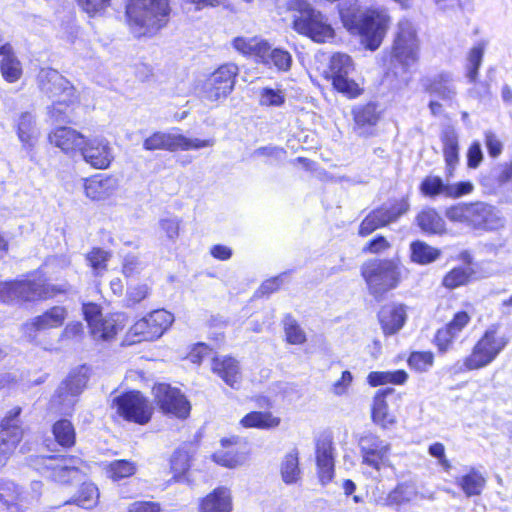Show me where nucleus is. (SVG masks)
<instances>
[{
  "label": "nucleus",
  "mask_w": 512,
  "mask_h": 512,
  "mask_svg": "<svg viewBox=\"0 0 512 512\" xmlns=\"http://www.w3.org/2000/svg\"><path fill=\"white\" fill-rule=\"evenodd\" d=\"M169 0H128L127 24L137 36H152L163 29L170 17Z\"/></svg>",
  "instance_id": "f257e3e1"
},
{
  "label": "nucleus",
  "mask_w": 512,
  "mask_h": 512,
  "mask_svg": "<svg viewBox=\"0 0 512 512\" xmlns=\"http://www.w3.org/2000/svg\"><path fill=\"white\" fill-rule=\"evenodd\" d=\"M421 41L416 27L407 19L398 23L390 51V66L386 76L398 78L409 74L420 60Z\"/></svg>",
  "instance_id": "f03ea898"
},
{
  "label": "nucleus",
  "mask_w": 512,
  "mask_h": 512,
  "mask_svg": "<svg viewBox=\"0 0 512 512\" xmlns=\"http://www.w3.org/2000/svg\"><path fill=\"white\" fill-rule=\"evenodd\" d=\"M286 8L291 14V27L298 34L318 43L334 38V29L327 17L316 10L308 0H289Z\"/></svg>",
  "instance_id": "7ed1b4c3"
},
{
  "label": "nucleus",
  "mask_w": 512,
  "mask_h": 512,
  "mask_svg": "<svg viewBox=\"0 0 512 512\" xmlns=\"http://www.w3.org/2000/svg\"><path fill=\"white\" fill-rule=\"evenodd\" d=\"M37 79L40 90L52 99L48 107L49 116L55 121L64 120L69 107L79 100L76 89L54 69H42Z\"/></svg>",
  "instance_id": "20e7f679"
},
{
  "label": "nucleus",
  "mask_w": 512,
  "mask_h": 512,
  "mask_svg": "<svg viewBox=\"0 0 512 512\" xmlns=\"http://www.w3.org/2000/svg\"><path fill=\"white\" fill-rule=\"evenodd\" d=\"M340 16L344 27L352 34L360 35L370 50L377 49L383 39L384 16L376 10H362L356 5L342 7Z\"/></svg>",
  "instance_id": "39448f33"
},
{
  "label": "nucleus",
  "mask_w": 512,
  "mask_h": 512,
  "mask_svg": "<svg viewBox=\"0 0 512 512\" xmlns=\"http://www.w3.org/2000/svg\"><path fill=\"white\" fill-rule=\"evenodd\" d=\"M509 337L500 331V324L488 326L463 359L466 371L480 370L491 364L509 344Z\"/></svg>",
  "instance_id": "423d86ee"
},
{
  "label": "nucleus",
  "mask_w": 512,
  "mask_h": 512,
  "mask_svg": "<svg viewBox=\"0 0 512 512\" xmlns=\"http://www.w3.org/2000/svg\"><path fill=\"white\" fill-rule=\"evenodd\" d=\"M447 217L475 230H490L495 222L492 206L483 202L453 205L448 208Z\"/></svg>",
  "instance_id": "0eeeda50"
},
{
  "label": "nucleus",
  "mask_w": 512,
  "mask_h": 512,
  "mask_svg": "<svg viewBox=\"0 0 512 512\" xmlns=\"http://www.w3.org/2000/svg\"><path fill=\"white\" fill-rule=\"evenodd\" d=\"M214 145L213 139L188 138L178 133L155 132L147 137L143 142V147L147 151L168 150H197Z\"/></svg>",
  "instance_id": "6e6552de"
},
{
  "label": "nucleus",
  "mask_w": 512,
  "mask_h": 512,
  "mask_svg": "<svg viewBox=\"0 0 512 512\" xmlns=\"http://www.w3.org/2000/svg\"><path fill=\"white\" fill-rule=\"evenodd\" d=\"M88 380V368L81 366L70 373L51 399V407L58 412L68 413L72 410L76 397L83 391Z\"/></svg>",
  "instance_id": "1a4fd4ad"
},
{
  "label": "nucleus",
  "mask_w": 512,
  "mask_h": 512,
  "mask_svg": "<svg viewBox=\"0 0 512 512\" xmlns=\"http://www.w3.org/2000/svg\"><path fill=\"white\" fill-rule=\"evenodd\" d=\"M112 407L118 415L127 421L143 425L150 421L153 408L149 401L138 391L128 392L115 397Z\"/></svg>",
  "instance_id": "9d476101"
},
{
  "label": "nucleus",
  "mask_w": 512,
  "mask_h": 512,
  "mask_svg": "<svg viewBox=\"0 0 512 512\" xmlns=\"http://www.w3.org/2000/svg\"><path fill=\"white\" fill-rule=\"evenodd\" d=\"M472 321L471 314L463 309L457 310L444 325L439 327L432 338L438 354L443 355L452 350L461 333L468 328Z\"/></svg>",
  "instance_id": "9b49d317"
},
{
  "label": "nucleus",
  "mask_w": 512,
  "mask_h": 512,
  "mask_svg": "<svg viewBox=\"0 0 512 512\" xmlns=\"http://www.w3.org/2000/svg\"><path fill=\"white\" fill-rule=\"evenodd\" d=\"M353 71L354 65L349 55L336 53L331 57L327 78L332 81L337 91L351 98L358 96L361 92L359 85L350 78Z\"/></svg>",
  "instance_id": "f8f14e48"
},
{
  "label": "nucleus",
  "mask_w": 512,
  "mask_h": 512,
  "mask_svg": "<svg viewBox=\"0 0 512 512\" xmlns=\"http://www.w3.org/2000/svg\"><path fill=\"white\" fill-rule=\"evenodd\" d=\"M457 260L462 265H456L446 271L441 278V287L448 292L466 287L478 279L474 256L469 250H462L458 253Z\"/></svg>",
  "instance_id": "ddd939ff"
},
{
  "label": "nucleus",
  "mask_w": 512,
  "mask_h": 512,
  "mask_svg": "<svg viewBox=\"0 0 512 512\" xmlns=\"http://www.w3.org/2000/svg\"><path fill=\"white\" fill-rule=\"evenodd\" d=\"M174 321L173 315L159 309L138 320L130 328L129 333L136 337V341H153L163 335Z\"/></svg>",
  "instance_id": "4468645a"
},
{
  "label": "nucleus",
  "mask_w": 512,
  "mask_h": 512,
  "mask_svg": "<svg viewBox=\"0 0 512 512\" xmlns=\"http://www.w3.org/2000/svg\"><path fill=\"white\" fill-rule=\"evenodd\" d=\"M153 396L160 410L167 415L185 419L190 414L191 405L185 395L169 384L160 383L153 387Z\"/></svg>",
  "instance_id": "2eb2a0df"
},
{
  "label": "nucleus",
  "mask_w": 512,
  "mask_h": 512,
  "mask_svg": "<svg viewBox=\"0 0 512 512\" xmlns=\"http://www.w3.org/2000/svg\"><path fill=\"white\" fill-rule=\"evenodd\" d=\"M238 68L234 64H225L215 70L203 84V95L209 101L226 98L233 90Z\"/></svg>",
  "instance_id": "dca6fc26"
},
{
  "label": "nucleus",
  "mask_w": 512,
  "mask_h": 512,
  "mask_svg": "<svg viewBox=\"0 0 512 512\" xmlns=\"http://www.w3.org/2000/svg\"><path fill=\"white\" fill-rule=\"evenodd\" d=\"M13 301H36L48 299L56 296L58 293L65 292V288H58L45 282L40 276L34 275L21 281L11 282Z\"/></svg>",
  "instance_id": "f3484780"
},
{
  "label": "nucleus",
  "mask_w": 512,
  "mask_h": 512,
  "mask_svg": "<svg viewBox=\"0 0 512 512\" xmlns=\"http://www.w3.org/2000/svg\"><path fill=\"white\" fill-rule=\"evenodd\" d=\"M20 412L21 409L15 407L2 420V429L0 431V465H3L10 455L13 454L22 439L23 431L19 426L18 419Z\"/></svg>",
  "instance_id": "a211bd4d"
},
{
  "label": "nucleus",
  "mask_w": 512,
  "mask_h": 512,
  "mask_svg": "<svg viewBox=\"0 0 512 512\" xmlns=\"http://www.w3.org/2000/svg\"><path fill=\"white\" fill-rule=\"evenodd\" d=\"M79 156L86 164L95 169L108 168L114 159L109 140L101 136L86 137Z\"/></svg>",
  "instance_id": "6ab92c4d"
},
{
  "label": "nucleus",
  "mask_w": 512,
  "mask_h": 512,
  "mask_svg": "<svg viewBox=\"0 0 512 512\" xmlns=\"http://www.w3.org/2000/svg\"><path fill=\"white\" fill-rule=\"evenodd\" d=\"M86 136L74 128L61 126L52 130L48 135V141L59 148L68 156L74 157L80 154Z\"/></svg>",
  "instance_id": "aec40b11"
},
{
  "label": "nucleus",
  "mask_w": 512,
  "mask_h": 512,
  "mask_svg": "<svg viewBox=\"0 0 512 512\" xmlns=\"http://www.w3.org/2000/svg\"><path fill=\"white\" fill-rule=\"evenodd\" d=\"M68 316L63 306H54L41 315L32 318L23 325V331L31 336L32 332L61 327Z\"/></svg>",
  "instance_id": "412c9836"
},
{
  "label": "nucleus",
  "mask_w": 512,
  "mask_h": 512,
  "mask_svg": "<svg viewBox=\"0 0 512 512\" xmlns=\"http://www.w3.org/2000/svg\"><path fill=\"white\" fill-rule=\"evenodd\" d=\"M442 154L445 162V177L451 179L455 176L460 163L459 138L454 129H446L441 133Z\"/></svg>",
  "instance_id": "4be33fe9"
},
{
  "label": "nucleus",
  "mask_w": 512,
  "mask_h": 512,
  "mask_svg": "<svg viewBox=\"0 0 512 512\" xmlns=\"http://www.w3.org/2000/svg\"><path fill=\"white\" fill-rule=\"evenodd\" d=\"M233 497L228 487L219 486L199 501V512H232Z\"/></svg>",
  "instance_id": "5701e85b"
},
{
  "label": "nucleus",
  "mask_w": 512,
  "mask_h": 512,
  "mask_svg": "<svg viewBox=\"0 0 512 512\" xmlns=\"http://www.w3.org/2000/svg\"><path fill=\"white\" fill-rule=\"evenodd\" d=\"M362 276L369 293L381 300L384 292V263L380 259L369 260L362 267Z\"/></svg>",
  "instance_id": "b1692460"
},
{
  "label": "nucleus",
  "mask_w": 512,
  "mask_h": 512,
  "mask_svg": "<svg viewBox=\"0 0 512 512\" xmlns=\"http://www.w3.org/2000/svg\"><path fill=\"white\" fill-rule=\"evenodd\" d=\"M211 368L231 388H239L242 374L236 359L228 356L215 357L212 360Z\"/></svg>",
  "instance_id": "393cba45"
},
{
  "label": "nucleus",
  "mask_w": 512,
  "mask_h": 512,
  "mask_svg": "<svg viewBox=\"0 0 512 512\" xmlns=\"http://www.w3.org/2000/svg\"><path fill=\"white\" fill-rule=\"evenodd\" d=\"M238 442V437L223 438L221 440L222 449L213 454V461L227 468H236L245 464L248 459V454L246 452L229 449L230 447L237 445Z\"/></svg>",
  "instance_id": "a878e982"
},
{
  "label": "nucleus",
  "mask_w": 512,
  "mask_h": 512,
  "mask_svg": "<svg viewBox=\"0 0 512 512\" xmlns=\"http://www.w3.org/2000/svg\"><path fill=\"white\" fill-rule=\"evenodd\" d=\"M333 444L329 439L319 440L316 444V462L322 484L330 482L334 475Z\"/></svg>",
  "instance_id": "bb28decb"
},
{
  "label": "nucleus",
  "mask_w": 512,
  "mask_h": 512,
  "mask_svg": "<svg viewBox=\"0 0 512 512\" xmlns=\"http://www.w3.org/2000/svg\"><path fill=\"white\" fill-rule=\"evenodd\" d=\"M126 325V317L123 314L116 313L101 318L90 327L91 334L95 339L111 340L118 332L122 331Z\"/></svg>",
  "instance_id": "cd10ccee"
},
{
  "label": "nucleus",
  "mask_w": 512,
  "mask_h": 512,
  "mask_svg": "<svg viewBox=\"0 0 512 512\" xmlns=\"http://www.w3.org/2000/svg\"><path fill=\"white\" fill-rule=\"evenodd\" d=\"M486 483V476L475 467H470L464 474L455 479V484L468 498L480 496L486 487Z\"/></svg>",
  "instance_id": "c85d7f7f"
},
{
  "label": "nucleus",
  "mask_w": 512,
  "mask_h": 512,
  "mask_svg": "<svg viewBox=\"0 0 512 512\" xmlns=\"http://www.w3.org/2000/svg\"><path fill=\"white\" fill-rule=\"evenodd\" d=\"M49 460L51 461L49 467L53 471V477L60 482L67 481L68 478H66V476H70L77 472L87 474L90 470V467L87 464L73 456L63 457L61 459L50 458Z\"/></svg>",
  "instance_id": "c756f323"
},
{
  "label": "nucleus",
  "mask_w": 512,
  "mask_h": 512,
  "mask_svg": "<svg viewBox=\"0 0 512 512\" xmlns=\"http://www.w3.org/2000/svg\"><path fill=\"white\" fill-rule=\"evenodd\" d=\"M16 131L23 148L32 150L40 135L35 117L29 112L22 113L17 120Z\"/></svg>",
  "instance_id": "7c9ffc66"
},
{
  "label": "nucleus",
  "mask_w": 512,
  "mask_h": 512,
  "mask_svg": "<svg viewBox=\"0 0 512 512\" xmlns=\"http://www.w3.org/2000/svg\"><path fill=\"white\" fill-rule=\"evenodd\" d=\"M264 51L259 59V64L269 68L274 67L279 72H288L291 69L293 59L289 51L272 47L268 41Z\"/></svg>",
  "instance_id": "2f4dec72"
},
{
  "label": "nucleus",
  "mask_w": 512,
  "mask_h": 512,
  "mask_svg": "<svg viewBox=\"0 0 512 512\" xmlns=\"http://www.w3.org/2000/svg\"><path fill=\"white\" fill-rule=\"evenodd\" d=\"M363 463L372 467L376 472L380 471L383 463L384 446L380 439L367 436L360 441Z\"/></svg>",
  "instance_id": "473e14b6"
},
{
  "label": "nucleus",
  "mask_w": 512,
  "mask_h": 512,
  "mask_svg": "<svg viewBox=\"0 0 512 512\" xmlns=\"http://www.w3.org/2000/svg\"><path fill=\"white\" fill-rule=\"evenodd\" d=\"M114 180L110 177H92L85 180L84 191L92 200H104L114 191Z\"/></svg>",
  "instance_id": "72a5a7b5"
},
{
  "label": "nucleus",
  "mask_w": 512,
  "mask_h": 512,
  "mask_svg": "<svg viewBox=\"0 0 512 512\" xmlns=\"http://www.w3.org/2000/svg\"><path fill=\"white\" fill-rule=\"evenodd\" d=\"M451 77L447 73H440L433 78L425 81L423 89L430 95L438 96L443 100H450L455 94V91L450 85Z\"/></svg>",
  "instance_id": "f704fd0d"
},
{
  "label": "nucleus",
  "mask_w": 512,
  "mask_h": 512,
  "mask_svg": "<svg viewBox=\"0 0 512 512\" xmlns=\"http://www.w3.org/2000/svg\"><path fill=\"white\" fill-rule=\"evenodd\" d=\"M267 40L259 37H236L232 41L234 49L245 56H251L255 58V61L259 63V59L263 55Z\"/></svg>",
  "instance_id": "c9c22d12"
},
{
  "label": "nucleus",
  "mask_w": 512,
  "mask_h": 512,
  "mask_svg": "<svg viewBox=\"0 0 512 512\" xmlns=\"http://www.w3.org/2000/svg\"><path fill=\"white\" fill-rule=\"evenodd\" d=\"M0 55L3 56L1 73L4 79L11 83L17 81L22 74V69L20 62L12 54V47L9 44H3L0 47Z\"/></svg>",
  "instance_id": "e433bc0d"
},
{
  "label": "nucleus",
  "mask_w": 512,
  "mask_h": 512,
  "mask_svg": "<svg viewBox=\"0 0 512 512\" xmlns=\"http://www.w3.org/2000/svg\"><path fill=\"white\" fill-rule=\"evenodd\" d=\"M419 228L428 234H437L444 231L445 223L441 215L434 208H425L416 216Z\"/></svg>",
  "instance_id": "4c0bfd02"
},
{
  "label": "nucleus",
  "mask_w": 512,
  "mask_h": 512,
  "mask_svg": "<svg viewBox=\"0 0 512 512\" xmlns=\"http://www.w3.org/2000/svg\"><path fill=\"white\" fill-rule=\"evenodd\" d=\"M408 319V307L403 303H393L386 310V335L399 332Z\"/></svg>",
  "instance_id": "58836bf2"
},
{
  "label": "nucleus",
  "mask_w": 512,
  "mask_h": 512,
  "mask_svg": "<svg viewBox=\"0 0 512 512\" xmlns=\"http://www.w3.org/2000/svg\"><path fill=\"white\" fill-rule=\"evenodd\" d=\"M281 419L271 412L255 411L245 415L240 424L245 428L272 429L280 425Z\"/></svg>",
  "instance_id": "ea45409f"
},
{
  "label": "nucleus",
  "mask_w": 512,
  "mask_h": 512,
  "mask_svg": "<svg viewBox=\"0 0 512 512\" xmlns=\"http://www.w3.org/2000/svg\"><path fill=\"white\" fill-rule=\"evenodd\" d=\"M22 501L21 488L13 481L0 479V504L7 510L12 508L19 510Z\"/></svg>",
  "instance_id": "a19ab883"
},
{
  "label": "nucleus",
  "mask_w": 512,
  "mask_h": 512,
  "mask_svg": "<svg viewBox=\"0 0 512 512\" xmlns=\"http://www.w3.org/2000/svg\"><path fill=\"white\" fill-rule=\"evenodd\" d=\"M410 249L411 260L420 265L430 264L441 256L440 249L434 248L420 240L413 241L410 245Z\"/></svg>",
  "instance_id": "79ce46f5"
},
{
  "label": "nucleus",
  "mask_w": 512,
  "mask_h": 512,
  "mask_svg": "<svg viewBox=\"0 0 512 512\" xmlns=\"http://www.w3.org/2000/svg\"><path fill=\"white\" fill-rule=\"evenodd\" d=\"M450 184H447L438 175H426L419 184V192L421 195L429 198H436L439 195L447 196Z\"/></svg>",
  "instance_id": "37998d69"
},
{
  "label": "nucleus",
  "mask_w": 512,
  "mask_h": 512,
  "mask_svg": "<svg viewBox=\"0 0 512 512\" xmlns=\"http://www.w3.org/2000/svg\"><path fill=\"white\" fill-rule=\"evenodd\" d=\"M410 210L409 196L401 194L397 197L389 198L386 204V225L398 221Z\"/></svg>",
  "instance_id": "c03bdc74"
},
{
  "label": "nucleus",
  "mask_w": 512,
  "mask_h": 512,
  "mask_svg": "<svg viewBox=\"0 0 512 512\" xmlns=\"http://www.w3.org/2000/svg\"><path fill=\"white\" fill-rule=\"evenodd\" d=\"M435 356L430 350L412 351L407 358V365L416 372H426L434 365Z\"/></svg>",
  "instance_id": "a18cd8bd"
},
{
  "label": "nucleus",
  "mask_w": 512,
  "mask_h": 512,
  "mask_svg": "<svg viewBox=\"0 0 512 512\" xmlns=\"http://www.w3.org/2000/svg\"><path fill=\"white\" fill-rule=\"evenodd\" d=\"M485 50V43L479 42L468 52L467 77L471 82H475L478 77L479 69L482 64Z\"/></svg>",
  "instance_id": "49530a36"
},
{
  "label": "nucleus",
  "mask_w": 512,
  "mask_h": 512,
  "mask_svg": "<svg viewBox=\"0 0 512 512\" xmlns=\"http://www.w3.org/2000/svg\"><path fill=\"white\" fill-rule=\"evenodd\" d=\"M98 499V488L93 483H83L74 502L83 508L90 509L97 505Z\"/></svg>",
  "instance_id": "de8ad7c7"
},
{
  "label": "nucleus",
  "mask_w": 512,
  "mask_h": 512,
  "mask_svg": "<svg viewBox=\"0 0 512 512\" xmlns=\"http://www.w3.org/2000/svg\"><path fill=\"white\" fill-rule=\"evenodd\" d=\"M53 434L61 446L70 447L75 443V430L68 420L56 422L53 426Z\"/></svg>",
  "instance_id": "09e8293b"
},
{
  "label": "nucleus",
  "mask_w": 512,
  "mask_h": 512,
  "mask_svg": "<svg viewBox=\"0 0 512 512\" xmlns=\"http://www.w3.org/2000/svg\"><path fill=\"white\" fill-rule=\"evenodd\" d=\"M136 469L137 467L134 462L115 460L107 466L106 472L112 480L117 481L134 475Z\"/></svg>",
  "instance_id": "8fccbe9b"
},
{
  "label": "nucleus",
  "mask_w": 512,
  "mask_h": 512,
  "mask_svg": "<svg viewBox=\"0 0 512 512\" xmlns=\"http://www.w3.org/2000/svg\"><path fill=\"white\" fill-rule=\"evenodd\" d=\"M297 453H289L285 456L281 465L282 479L287 484L295 483L300 477Z\"/></svg>",
  "instance_id": "3c124183"
},
{
  "label": "nucleus",
  "mask_w": 512,
  "mask_h": 512,
  "mask_svg": "<svg viewBox=\"0 0 512 512\" xmlns=\"http://www.w3.org/2000/svg\"><path fill=\"white\" fill-rule=\"evenodd\" d=\"M353 115L356 124L360 126L373 125L379 119L376 106L372 103L355 108L353 110Z\"/></svg>",
  "instance_id": "603ef678"
},
{
  "label": "nucleus",
  "mask_w": 512,
  "mask_h": 512,
  "mask_svg": "<svg viewBox=\"0 0 512 512\" xmlns=\"http://www.w3.org/2000/svg\"><path fill=\"white\" fill-rule=\"evenodd\" d=\"M384 225V210L376 209L371 212L367 217L362 221L359 234L361 236H367L375 231L377 228Z\"/></svg>",
  "instance_id": "864d4df0"
},
{
  "label": "nucleus",
  "mask_w": 512,
  "mask_h": 512,
  "mask_svg": "<svg viewBox=\"0 0 512 512\" xmlns=\"http://www.w3.org/2000/svg\"><path fill=\"white\" fill-rule=\"evenodd\" d=\"M404 270L399 259L386 261V289L395 288L400 283Z\"/></svg>",
  "instance_id": "5fc2aeb1"
},
{
  "label": "nucleus",
  "mask_w": 512,
  "mask_h": 512,
  "mask_svg": "<svg viewBox=\"0 0 512 512\" xmlns=\"http://www.w3.org/2000/svg\"><path fill=\"white\" fill-rule=\"evenodd\" d=\"M189 468V455L184 451L175 452L171 459V470L175 481H180Z\"/></svg>",
  "instance_id": "6e6d98bb"
},
{
  "label": "nucleus",
  "mask_w": 512,
  "mask_h": 512,
  "mask_svg": "<svg viewBox=\"0 0 512 512\" xmlns=\"http://www.w3.org/2000/svg\"><path fill=\"white\" fill-rule=\"evenodd\" d=\"M110 257L109 252L100 248H94L86 255V260L96 274H99L106 269V264Z\"/></svg>",
  "instance_id": "4d7b16f0"
},
{
  "label": "nucleus",
  "mask_w": 512,
  "mask_h": 512,
  "mask_svg": "<svg viewBox=\"0 0 512 512\" xmlns=\"http://www.w3.org/2000/svg\"><path fill=\"white\" fill-rule=\"evenodd\" d=\"M285 334L287 341L291 344H302L306 340L304 331L299 327L297 322L291 317H287L284 322Z\"/></svg>",
  "instance_id": "13d9d810"
},
{
  "label": "nucleus",
  "mask_w": 512,
  "mask_h": 512,
  "mask_svg": "<svg viewBox=\"0 0 512 512\" xmlns=\"http://www.w3.org/2000/svg\"><path fill=\"white\" fill-rule=\"evenodd\" d=\"M259 101L263 106H281L285 101V95L280 89L263 88Z\"/></svg>",
  "instance_id": "bf43d9fd"
},
{
  "label": "nucleus",
  "mask_w": 512,
  "mask_h": 512,
  "mask_svg": "<svg viewBox=\"0 0 512 512\" xmlns=\"http://www.w3.org/2000/svg\"><path fill=\"white\" fill-rule=\"evenodd\" d=\"M484 144L488 155L493 159L498 158L503 152V143L493 131L484 132Z\"/></svg>",
  "instance_id": "052dcab7"
},
{
  "label": "nucleus",
  "mask_w": 512,
  "mask_h": 512,
  "mask_svg": "<svg viewBox=\"0 0 512 512\" xmlns=\"http://www.w3.org/2000/svg\"><path fill=\"white\" fill-rule=\"evenodd\" d=\"M484 159L481 145L478 141H473L466 152V164L469 169H477Z\"/></svg>",
  "instance_id": "680f3d73"
},
{
  "label": "nucleus",
  "mask_w": 512,
  "mask_h": 512,
  "mask_svg": "<svg viewBox=\"0 0 512 512\" xmlns=\"http://www.w3.org/2000/svg\"><path fill=\"white\" fill-rule=\"evenodd\" d=\"M428 453L430 456L436 458L438 463L445 471H450L452 468L451 462L446 457L445 446L441 442H434L429 445Z\"/></svg>",
  "instance_id": "e2e57ef3"
},
{
  "label": "nucleus",
  "mask_w": 512,
  "mask_h": 512,
  "mask_svg": "<svg viewBox=\"0 0 512 512\" xmlns=\"http://www.w3.org/2000/svg\"><path fill=\"white\" fill-rule=\"evenodd\" d=\"M371 417L380 426H384V391L378 390L372 403Z\"/></svg>",
  "instance_id": "0e129e2a"
},
{
  "label": "nucleus",
  "mask_w": 512,
  "mask_h": 512,
  "mask_svg": "<svg viewBox=\"0 0 512 512\" xmlns=\"http://www.w3.org/2000/svg\"><path fill=\"white\" fill-rule=\"evenodd\" d=\"M78 3L87 14L94 16L105 10L110 0H78Z\"/></svg>",
  "instance_id": "69168bd1"
},
{
  "label": "nucleus",
  "mask_w": 512,
  "mask_h": 512,
  "mask_svg": "<svg viewBox=\"0 0 512 512\" xmlns=\"http://www.w3.org/2000/svg\"><path fill=\"white\" fill-rule=\"evenodd\" d=\"M495 181L498 185L512 182V158L498 166Z\"/></svg>",
  "instance_id": "338daca9"
},
{
  "label": "nucleus",
  "mask_w": 512,
  "mask_h": 512,
  "mask_svg": "<svg viewBox=\"0 0 512 512\" xmlns=\"http://www.w3.org/2000/svg\"><path fill=\"white\" fill-rule=\"evenodd\" d=\"M161 507L157 502L136 501L130 504L128 512H160Z\"/></svg>",
  "instance_id": "774afa93"
}]
</instances>
